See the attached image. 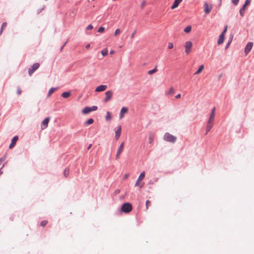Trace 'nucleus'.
Segmentation results:
<instances>
[{
	"instance_id": "473e14b6",
	"label": "nucleus",
	"mask_w": 254,
	"mask_h": 254,
	"mask_svg": "<svg viewBox=\"0 0 254 254\" xmlns=\"http://www.w3.org/2000/svg\"><path fill=\"white\" fill-rule=\"evenodd\" d=\"M174 92V89L173 87H172L170 88V89L167 94H173Z\"/></svg>"
},
{
	"instance_id": "f3484780",
	"label": "nucleus",
	"mask_w": 254,
	"mask_h": 254,
	"mask_svg": "<svg viewBox=\"0 0 254 254\" xmlns=\"http://www.w3.org/2000/svg\"><path fill=\"white\" fill-rule=\"evenodd\" d=\"M182 1L183 0H175L171 6V9H174L177 8Z\"/></svg>"
},
{
	"instance_id": "2eb2a0df",
	"label": "nucleus",
	"mask_w": 254,
	"mask_h": 254,
	"mask_svg": "<svg viewBox=\"0 0 254 254\" xmlns=\"http://www.w3.org/2000/svg\"><path fill=\"white\" fill-rule=\"evenodd\" d=\"M213 126V122L207 121L206 127V134L212 128Z\"/></svg>"
},
{
	"instance_id": "bb28decb",
	"label": "nucleus",
	"mask_w": 254,
	"mask_h": 254,
	"mask_svg": "<svg viewBox=\"0 0 254 254\" xmlns=\"http://www.w3.org/2000/svg\"><path fill=\"white\" fill-rule=\"evenodd\" d=\"M191 26L190 25H189L185 28L184 31L185 33H188L191 31Z\"/></svg>"
},
{
	"instance_id": "20e7f679",
	"label": "nucleus",
	"mask_w": 254,
	"mask_h": 254,
	"mask_svg": "<svg viewBox=\"0 0 254 254\" xmlns=\"http://www.w3.org/2000/svg\"><path fill=\"white\" fill-rule=\"evenodd\" d=\"M40 64L39 63L34 64L31 67L28 69V74L30 76L39 67Z\"/></svg>"
},
{
	"instance_id": "4c0bfd02",
	"label": "nucleus",
	"mask_w": 254,
	"mask_h": 254,
	"mask_svg": "<svg viewBox=\"0 0 254 254\" xmlns=\"http://www.w3.org/2000/svg\"><path fill=\"white\" fill-rule=\"evenodd\" d=\"M240 0H232V2L233 3L234 5H237Z\"/></svg>"
},
{
	"instance_id": "6e6d98bb",
	"label": "nucleus",
	"mask_w": 254,
	"mask_h": 254,
	"mask_svg": "<svg viewBox=\"0 0 254 254\" xmlns=\"http://www.w3.org/2000/svg\"><path fill=\"white\" fill-rule=\"evenodd\" d=\"M114 51L112 50V51H110V54H114Z\"/></svg>"
},
{
	"instance_id": "13d9d810",
	"label": "nucleus",
	"mask_w": 254,
	"mask_h": 254,
	"mask_svg": "<svg viewBox=\"0 0 254 254\" xmlns=\"http://www.w3.org/2000/svg\"><path fill=\"white\" fill-rule=\"evenodd\" d=\"M232 38H233V36H232V38H230V40H232Z\"/></svg>"
},
{
	"instance_id": "ea45409f",
	"label": "nucleus",
	"mask_w": 254,
	"mask_h": 254,
	"mask_svg": "<svg viewBox=\"0 0 254 254\" xmlns=\"http://www.w3.org/2000/svg\"><path fill=\"white\" fill-rule=\"evenodd\" d=\"M121 33V30L120 29H117L116 30H115V36H117V35H118L119 34H120Z\"/></svg>"
},
{
	"instance_id": "b1692460",
	"label": "nucleus",
	"mask_w": 254,
	"mask_h": 254,
	"mask_svg": "<svg viewBox=\"0 0 254 254\" xmlns=\"http://www.w3.org/2000/svg\"><path fill=\"white\" fill-rule=\"evenodd\" d=\"M7 26V23L4 22H3L2 23V25H1V28H0V35L1 34L3 29L6 27V26Z\"/></svg>"
},
{
	"instance_id": "a19ab883",
	"label": "nucleus",
	"mask_w": 254,
	"mask_h": 254,
	"mask_svg": "<svg viewBox=\"0 0 254 254\" xmlns=\"http://www.w3.org/2000/svg\"><path fill=\"white\" fill-rule=\"evenodd\" d=\"M174 47L173 44L172 43L169 42L168 44V49H172Z\"/></svg>"
},
{
	"instance_id": "cd10ccee",
	"label": "nucleus",
	"mask_w": 254,
	"mask_h": 254,
	"mask_svg": "<svg viewBox=\"0 0 254 254\" xmlns=\"http://www.w3.org/2000/svg\"><path fill=\"white\" fill-rule=\"evenodd\" d=\"M214 116H215V114H214V113H211L209 118V120L208 121L211 122H213Z\"/></svg>"
},
{
	"instance_id": "2f4dec72",
	"label": "nucleus",
	"mask_w": 254,
	"mask_h": 254,
	"mask_svg": "<svg viewBox=\"0 0 254 254\" xmlns=\"http://www.w3.org/2000/svg\"><path fill=\"white\" fill-rule=\"evenodd\" d=\"M48 221L47 220H43L40 223V226L44 227L47 225Z\"/></svg>"
},
{
	"instance_id": "0eeeda50",
	"label": "nucleus",
	"mask_w": 254,
	"mask_h": 254,
	"mask_svg": "<svg viewBox=\"0 0 254 254\" xmlns=\"http://www.w3.org/2000/svg\"><path fill=\"white\" fill-rule=\"evenodd\" d=\"M124 145H125V143H124V142H123L121 143L118 150H117V154H116V159H117L119 158L120 154L122 153V152H123V149H124Z\"/></svg>"
},
{
	"instance_id": "8fccbe9b",
	"label": "nucleus",
	"mask_w": 254,
	"mask_h": 254,
	"mask_svg": "<svg viewBox=\"0 0 254 254\" xmlns=\"http://www.w3.org/2000/svg\"><path fill=\"white\" fill-rule=\"evenodd\" d=\"M120 190L117 189L115 190V193L116 194H117V193H119L120 192Z\"/></svg>"
},
{
	"instance_id": "3c124183",
	"label": "nucleus",
	"mask_w": 254,
	"mask_h": 254,
	"mask_svg": "<svg viewBox=\"0 0 254 254\" xmlns=\"http://www.w3.org/2000/svg\"><path fill=\"white\" fill-rule=\"evenodd\" d=\"M90 45L89 44H87V45H86L85 46V48H86V49H88V48H90Z\"/></svg>"
},
{
	"instance_id": "603ef678",
	"label": "nucleus",
	"mask_w": 254,
	"mask_h": 254,
	"mask_svg": "<svg viewBox=\"0 0 254 254\" xmlns=\"http://www.w3.org/2000/svg\"><path fill=\"white\" fill-rule=\"evenodd\" d=\"M67 42H68V40H66V41L64 43V44L63 45V46L64 47V46L66 45V44H67Z\"/></svg>"
},
{
	"instance_id": "58836bf2",
	"label": "nucleus",
	"mask_w": 254,
	"mask_h": 254,
	"mask_svg": "<svg viewBox=\"0 0 254 254\" xmlns=\"http://www.w3.org/2000/svg\"><path fill=\"white\" fill-rule=\"evenodd\" d=\"M151 202L149 200H147L146 201V209H147L148 208V206L150 205Z\"/></svg>"
},
{
	"instance_id": "7c9ffc66",
	"label": "nucleus",
	"mask_w": 254,
	"mask_h": 254,
	"mask_svg": "<svg viewBox=\"0 0 254 254\" xmlns=\"http://www.w3.org/2000/svg\"><path fill=\"white\" fill-rule=\"evenodd\" d=\"M153 140H154L153 135L152 134H150L149 135V143L150 144L152 143Z\"/></svg>"
},
{
	"instance_id": "e433bc0d",
	"label": "nucleus",
	"mask_w": 254,
	"mask_h": 254,
	"mask_svg": "<svg viewBox=\"0 0 254 254\" xmlns=\"http://www.w3.org/2000/svg\"><path fill=\"white\" fill-rule=\"evenodd\" d=\"M227 29H228V26L226 25L224 27V28L222 32L221 33V34H223V35H225V33L227 32Z\"/></svg>"
},
{
	"instance_id": "f8f14e48",
	"label": "nucleus",
	"mask_w": 254,
	"mask_h": 254,
	"mask_svg": "<svg viewBox=\"0 0 254 254\" xmlns=\"http://www.w3.org/2000/svg\"><path fill=\"white\" fill-rule=\"evenodd\" d=\"M121 130H122L121 126H118V129L115 131V138L116 140H118L119 138V137L121 135Z\"/></svg>"
},
{
	"instance_id": "9b49d317",
	"label": "nucleus",
	"mask_w": 254,
	"mask_h": 254,
	"mask_svg": "<svg viewBox=\"0 0 254 254\" xmlns=\"http://www.w3.org/2000/svg\"><path fill=\"white\" fill-rule=\"evenodd\" d=\"M212 5H209L207 2H205L204 3V12L205 13H209L211 10H212Z\"/></svg>"
},
{
	"instance_id": "a878e982",
	"label": "nucleus",
	"mask_w": 254,
	"mask_h": 254,
	"mask_svg": "<svg viewBox=\"0 0 254 254\" xmlns=\"http://www.w3.org/2000/svg\"><path fill=\"white\" fill-rule=\"evenodd\" d=\"M108 51L107 48L104 49L101 52V53L103 57L107 56L108 55Z\"/></svg>"
},
{
	"instance_id": "c756f323",
	"label": "nucleus",
	"mask_w": 254,
	"mask_h": 254,
	"mask_svg": "<svg viewBox=\"0 0 254 254\" xmlns=\"http://www.w3.org/2000/svg\"><path fill=\"white\" fill-rule=\"evenodd\" d=\"M157 68L155 67V68H154V69H151V70H149V71H148V73L149 74H153V73H154L156 72L157 71Z\"/></svg>"
},
{
	"instance_id": "aec40b11",
	"label": "nucleus",
	"mask_w": 254,
	"mask_h": 254,
	"mask_svg": "<svg viewBox=\"0 0 254 254\" xmlns=\"http://www.w3.org/2000/svg\"><path fill=\"white\" fill-rule=\"evenodd\" d=\"M71 94V92L70 91H66L63 92L61 96L62 97L64 98H68Z\"/></svg>"
},
{
	"instance_id": "4be33fe9",
	"label": "nucleus",
	"mask_w": 254,
	"mask_h": 254,
	"mask_svg": "<svg viewBox=\"0 0 254 254\" xmlns=\"http://www.w3.org/2000/svg\"><path fill=\"white\" fill-rule=\"evenodd\" d=\"M94 123V120L92 118H90L87 120L84 123V126H87L89 125H91Z\"/></svg>"
},
{
	"instance_id": "09e8293b",
	"label": "nucleus",
	"mask_w": 254,
	"mask_h": 254,
	"mask_svg": "<svg viewBox=\"0 0 254 254\" xmlns=\"http://www.w3.org/2000/svg\"><path fill=\"white\" fill-rule=\"evenodd\" d=\"M215 108L214 107L212 110H211V113H214V114H215Z\"/></svg>"
},
{
	"instance_id": "6ab92c4d",
	"label": "nucleus",
	"mask_w": 254,
	"mask_h": 254,
	"mask_svg": "<svg viewBox=\"0 0 254 254\" xmlns=\"http://www.w3.org/2000/svg\"><path fill=\"white\" fill-rule=\"evenodd\" d=\"M91 112L90 107L86 106L82 110L83 114H88Z\"/></svg>"
},
{
	"instance_id": "423d86ee",
	"label": "nucleus",
	"mask_w": 254,
	"mask_h": 254,
	"mask_svg": "<svg viewBox=\"0 0 254 254\" xmlns=\"http://www.w3.org/2000/svg\"><path fill=\"white\" fill-rule=\"evenodd\" d=\"M192 46V43L190 41H187L185 44V51L186 53L188 54L190 52V50Z\"/></svg>"
},
{
	"instance_id": "f257e3e1",
	"label": "nucleus",
	"mask_w": 254,
	"mask_h": 254,
	"mask_svg": "<svg viewBox=\"0 0 254 254\" xmlns=\"http://www.w3.org/2000/svg\"><path fill=\"white\" fill-rule=\"evenodd\" d=\"M132 209V206L129 202H125L121 206L120 211L125 213H129Z\"/></svg>"
},
{
	"instance_id": "c85d7f7f",
	"label": "nucleus",
	"mask_w": 254,
	"mask_h": 254,
	"mask_svg": "<svg viewBox=\"0 0 254 254\" xmlns=\"http://www.w3.org/2000/svg\"><path fill=\"white\" fill-rule=\"evenodd\" d=\"M105 119L106 121H109L111 119V116L110 112L108 111L107 112V115L105 117Z\"/></svg>"
},
{
	"instance_id": "393cba45",
	"label": "nucleus",
	"mask_w": 254,
	"mask_h": 254,
	"mask_svg": "<svg viewBox=\"0 0 254 254\" xmlns=\"http://www.w3.org/2000/svg\"><path fill=\"white\" fill-rule=\"evenodd\" d=\"M69 170L68 168H66L64 171V176L65 178L67 177L69 174Z\"/></svg>"
},
{
	"instance_id": "4468645a",
	"label": "nucleus",
	"mask_w": 254,
	"mask_h": 254,
	"mask_svg": "<svg viewBox=\"0 0 254 254\" xmlns=\"http://www.w3.org/2000/svg\"><path fill=\"white\" fill-rule=\"evenodd\" d=\"M128 112V109L127 107H123L121 110L120 113V119H122L124 116V114L125 113H127Z\"/></svg>"
},
{
	"instance_id": "5701e85b",
	"label": "nucleus",
	"mask_w": 254,
	"mask_h": 254,
	"mask_svg": "<svg viewBox=\"0 0 254 254\" xmlns=\"http://www.w3.org/2000/svg\"><path fill=\"white\" fill-rule=\"evenodd\" d=\"M204 68V65L203 64L199 66L198 69L195 72L194 74H197L200 73Z\"/></svg>"
},
{
	"instance_id": "72a5a7b5",
	"label": "nucleus",
	"mask_w": 254,
	"mask_h": 254,
	"mask_svg": "<svg viewBox=\"0 0 254 254\" xmlns=\"http://www.w3.org/2000/svg\"><path fill=\"white\" fill-rule=\"evenodd\" d=\"M104 31H105V28L101 26V27H99V28L98 29L97 32H99V33H102Z\"/></svg>"
},
{
	"instance_id": "39448f33",
	"label": "nucleus",
	"mask_w": 254,
	"mask_h": 254,
	"mask_svg": "<svg viewBox=\"0 0 254 254\" xmlns=\"http://www.w3.org/2000/svg\"><path fill=\"white\" fill-rule=\"evenodd\" d=\"M50 120V118L49 117H47V118H46L42 121L41 125V128L42 129H45L48 127Z\"/></svg>"
},
{
	"instance_id": "79ce46f5",
	"label": "nucleus",
	"mask_w": 254,
	"mask_h": 254,
	"mask_svg": "<svg viewBox=\"0 0 254 254\" xmlns=\"http://www.w3.org/2000/svg\"><path fill=\"white\" fill-rule=\"evenodd\" d=\"M145 4H146V1L145 0H143L140 5V8L141 9H143L144 8V6L145 5Z\"/></svg>"
},
{
	"instance_id": "37998d69",
	"label": "nucleus",
	"mask_w": 254,
	"mask_h": 254,
	"mask_svg": "<svg viewBox=\"0 0 254 254\" xmlns=\"http://www.w3.org/2000/svg\"><path fill=\"white\" fill-rule=\"evenodd\" d=\"M93 28V26L91 24H89V25H88L86 29L87 30H89L92 29Z\"/></svg>"
},
{
	"instance_id": "dca6fc26",
	"label": "nucleus",
	"mask_w": 254,
	"mask_h": 254,
	"mask_svg": "<svg viewBox=\"0 0 254 254\" xmlns=\"http://www.w3.org/2000/svg\"><path fill=\"white\" fill-rule=\"evenodd\" d=\"M144 177H145V172H143L139 176L138 179L135 184V186H138L139 184V182L141 181L144 178Z\"/></svg>"
},
{
	"instance_id": "864d4df0",
	"label": "nucleus",
	"mask_w": 254,
	"mask_h": 254,
	"mask_svg": "<svg viewBox=\"0 0 254 254\" xmlns=\"http://www.w3.org/2000/svg\"><path fill=\"white\" fill-rule=\"evenodd\" d=\"M91 146H92V144H90L87 147V149L89 150L91 147Z\"/></svg>"
},
{
	"instance_id": "1a4fd4ad",
	"label": "nucleus",
	"mask_w": 254,
	"mask_h": 254,
	"mask_svg": "<svg viewBox=\"0 0 254 254\" xmlns=\"http://www.w3.org/2000/svg\"><path fill=\"white\" fill-rule=\"evenodd\" d=\"M18 139V136L17 135L14 136L12 138L11 141V143L10 144V145L9 146V149H12L14 147Z\"/></svg>"
},
{
	"instance_id": "4d7b16f0",
	"label": "nucleus",
	"mask_w": 254,
	"mask_h": 254,
	"mask_svg": "<svg viewBox=\"0 0 254 254\" xmlns=\"http://www.w3.org/2000/svg\"><path fill=\"white\" fill-rule=\"evenodd\" d=\"M2 167L0 169V175L2 174V172L1 171Z\"/></svg>"
},
{
	"instance_id": "7ed1b4c3",
	"label": "nucleus",
	"mask_w": 254,
	"mask_h": 254,
	"mask_svg": "<svg viewBox=\"0 0 254 254\" xmlns=\"http://www.w3.org/2000/svg\"><path fill=\"white\" fill-rule=\"evenodd\" d=\"M251 1V0H246L244 4L242 6V7L240 9L239 13L242 17L244 16L246 8L248 5H249L250 4Z\"/></svg>"
},
{
	"instance_id": "6e6552de",
	"label": "nucleus",
	"mask_w": 254,
	"mask_h": 254,
	"mask_svg": "<svg viewBox=\"0 0 254 254\" xmlns=\"http://www.w3.org/2000/svg\"><path fill=\"white\" fill-rule=\"evenodd\" d=\"M113 93L111 90H108L105 92L106 97L104 100V101L105 102H107L108 101H109L112 96H113Z\"/></svg>"
},
{
	"instance_id": "a18cd8bd",
	"label": "nucleus",
	"mask_w": 254,
	"mask_h": 254,
	"mask_svg": "<svg viewBox=\"0 0 254 254\" xmlns=\"http://www.w3.org/2000/svg\"><path fill=\"white\" fill-rule=\"evenodd\" d=\"M181 94H178V95H177L175 97L176 99H179L181 97Z\"/></svg>"
},
{
	"instance_id": "a211bd4d",
	"label": "nucleus",
	"mask_w": 254,
	"mask_h": 254,
	"mask_svg": "<svg viewBox=\"0 0 254 254\" xmlns=\"http://www.w3.org/2000/svg\"><path fill=\"white\" fill-rule=\"evenodd\" d=\"M225 39V35L223 34H221L219 36V39L217 41V44L218 45H220L222 44L224 42Z\"/></svg>"
},
{
	"instance_id": "c03bdc74",
	"label": "nucleus",
	"mask_w": 254,
	"mask_h": 254,
	"mask_svg": "<svg viewBox=\"0 0 254 254\" xmlns=\"http://www.w3.org/2000/svg\"><path fill=\"white\" fill-rule=\"evenodd\" d=\"M231 43V40H229L225 46V49H227L229 47Z\"/></svg>"
},
{
	"instance_id": "5fc2aeb1",
	"label": "nucleus",
	"mask_w": 254,
	"mask_h": 254,
	"mask_svg": "<svg viewBox=\"0 0 254 254\" xmlns=\"http://www.w3.org/2000/svg\"><path fill=\"white\" fill-rule=\"evenodd\" d=\"M64 47L62 45V46L61 47V49H60V52H61L62 51V50L64 48Z\"/></svg>"
},
{
	"instance_id": "de8ad7c7",
	"label": "nucleus",
	"mask_w": 254,
	"mask_h": 254,
	"mask_svg": "<svg viewBox=\"0 0 254 254\" xmlns=\"http://www.w3.org/2000/svg\"><path fill=\"white\" fill-rule=\"evenodd\" d=\"M44 7H43L42 8H41V9L38 10V14L40 13L43 10H44Z\"/></svg>"
},
{
	"instance_id": "bf43d9fd",
	"label": "nucleus",
	"mask_w": 254,
	"mask_h": 254,
	"mask_svg": "<svg viewBox=\"0 0 254 254\" xmlns=\"http://www.w3.org/2000/svg\"><path fill=\"white\" fill-rule=\"evenodd\" d=\"M116 0H113V1H116Z\"/></svg>"
},
{
	"instance_id": "49530a36",
	"label": "nucleus",
	"mask_w": 254,
	"mask_h": 254,
	"mask_svg": "<svg viewBox=\"0 0 254 254\" xmlns=\"http://www.w3.org/2000/svg\"><path fill=\"white\" fill-rule=\"evenodd\" d=\"M136 33V31L135 30L133 33L132 34H131V38H133L134 37V35L135 34V33Z\"/></svg>"
},
{
	"instance_id": "f03ea898",
	"label": "nucleus",
	"mask_w": 254,
	"mask_h": 254,
	"mask_svg": "<svg viewBox=\"0 0 254 254\" xmlns=\"http://www.w3.org/2000/svg\"><path fill=\"white\" fill-rule=\"evenodd\" d=\"M164 138L166 141L172 143H175L177 140L176 136L170 134L168 132H167L165 134Z\"/></svg>"
},
{
	"instance_id": "412c9836",
	"label": "nucleus",
	"mask_w": 254,
	"mask_h": 254,
	"mask_svg": "<svg viewBox=\"0 0 254 254\" xmlns=\"http://www.w3.org/2000/svg\"><path fill=\"white\" fill-rule=\"evenodd\" d=\"M58 87H52L50 89V90H49V92H48V96L49 97L51 95V94L54 92H55L56 90H57V89H58Z\"/></svg>"
},
{
	"instance_id": "9d476101",
	"label": "nucleus",
	"mask_w": 254,
	"mask_h": 254,
	"mask_svg": "<svg viewBox=\"0 0 254 254\" xmlns=\"http://www.w3.org/2000/svg\"><path fill=\"white\" fill-rule=\"evenodd\" d=\"M253 46V42H249L247 45H246L245 48V53L246 54H248L252 50V47Z\"/></svg>"
},
{
	"instance_id": "c9c22d12",
	"label": "nucleus",
	"mask_w": 254,
	"mask_h": 254,
	"mask_svg": "<svg viewBox=\"0 0 254 254\" xmlns=\"http://www.w3.org/2000/svg\"><path fill=\"white\" fill-rule=\"evenodd\" d=\"M90 108H91V111L92 112V111H96L98 109V107L96 106H93L92 107H90Z\"/></svg>"
},
{
	"instance_id": "ddd939ff",
	"label": "nucleus",
	"mask_w": 254,
	"mask_h": 254,
	"mask_svg": "<svg viewBox=\"0 0 254 254\" xmlns=\"http://www.w3.org/2000/svg\"><path fill=\"white\" fill-rule=\"evenodd\" d=\"M107 88V86L106 85H101L98 86L95 89V91L97 92H101L105 91Z\"/></svg>"
},
{
	"instance_id": "f704fd0d",
	"label": "nucleus",
	"mask_w": 254,
	"mask_h": 254,
	"mask_svg": "<svg viewBox=\"0 0 254 254\" xmlns=\"http://www.w3.org/2000/svg\"><path fill=\"white\" fill-rule=\"evenodd\" d=\"M22 93V90L20 89V87L19 86H18L17 87V94L18 95H20Z\"/></svg>"
}]
</instances>
